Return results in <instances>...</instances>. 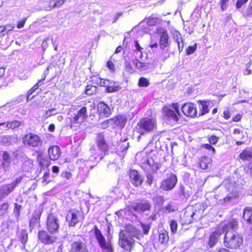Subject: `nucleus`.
<instances>
[{
  "label": "nucleus",
  "mask_w": 252,
  "mask_h": 252,
  "mask_svg": "<svg viewBox=\"0 0 252 252\" xmlns=\"http://www.w3.org/2000/svg\"><path fill=\"white\" fill-rule=\"evenodd\" d=\"M231 221H235L237 226L236 228L229 227L226 229L224 232L223 244L227 248L237 249L242 246L243 239L241 235L235 232L238 228V221L236 220H232Z\"/></svg>",
  "instance_id": "1"
},
{
  "label": "nucleus",
  "mask_w": 252,
  "mask_h": 252,
  "mask_svg": "<svg viewBox=\"0 0 252 252\" xmlns=\"http://www.w3.org/2000/svg\"><path fill=\"white\" fill-rule=\"evenodd\" d=\"M95 141L98 149H96L94 146L91 148L90 152L91 156L89 160L91 161L95 160L98 161L101 160L105 153L108 150V145L102 133L96 134Z\"/></svg>",
  "instance_id": "2"
},
{
  "label": "nucleus",
  "mask_w": 252,
  "mask_h": 252,
  "mask_svg": "<svg viewBox=\"0 0 252 252\" xmlns=\"http://www.w3.org/2000/svg\"><path fill=\"white\" fill-rule=\"evenodd\" d=\"M237 223L235 221H230L222 227H217L215 231L210 235L208 242V245L210 248H213L218 243L219 237L223 233L225 232L226 229L232 227L236 228Z\"/></svg>",
  "instance_id": "3"
},
{
  "label": "nucleus",
  "mask_w": 252,
  "mask_h": 252,
  "mask_svg": "<svg viewBox=\"0 0 252 252\" xmlns=\"http://www.w3.org/2000/svg\"><path fill=\"white\" fill-rule=\"evenodd\" d=\"M141 158L140 160V164L141 167L147 172H156L159 168L158 163L155 162L152 158H150L145 154H140Z\"/></svg>",
  "instance_id": "4"
},
{
  "label": "nucleus",
  "mask_w": 252,
  "mask_h": 252,
  "mask_svg": "<svg viewBox=\"0 0 252 252\" xmlns=\"http://www.w3.org/2000/svg\"><path fill=\"white\" fill-rule=\"evenodd\" d=\"M140 128V133L142 134L145 132H150L157 128L156 120L153 118L142 119L138 124Z\"/></svg>",
  "instance_id": "5"
},
{
  "label": "nucleus",
  "mask_w": 252,
  "mask_h": 252,
  "mask_svg": "<svg viewBox=\"0 0 252 252\" xmlns=\"http://www.w3.org/2000/svg\"><path fill=\"white\" fill-rule=\"evenodd\" d=\"M23 142L25 145L35 147L41 146L43 141L39 135L30 132L23 138Z\"/></svg>",
  "instance_id": "6"
},
{
  "label": "nucleus",
  "mask_w": 252,
  "mask_h": 252,
  "mask_svg": "<svg viewBox=\"0 0 252 252\" xmlns=\"http://www.w3.org/2000/svg\"><path fill=\"white\" fill-rule=\"evenodd\" d=\"M134 243L133 238L126 235V233L120 232L119 244L120 247L126 251L130 252Z\"/></svg>",
  "instance_id": "7"
},
{
  "label": "nucleus",
  "mask_w": 252,
  "mask_h": 252,
  "mask_svg": "<svg viewBox=\"0 0 252 252\" xmlns=\"http://www.w3.org/2000/svg\"><path fill=\"white\" fill-rule=\"evenodd\" d=\"M203 212V206L201 204H196L191 209L190 212L189 211H186L185 216L186 217L190 216L189 219L187 220V222L189 223L192 222L194 220L199 219L202 216Z\"/></svg>",
  "instance_id": "8"
},
{
  "label": "nucleus",
  "mask_w": 252,
  "mask_h": 252,
  "mask_svg": "<svg viewBox=\"0 0 252 252\" xmlns=\"http://www.w3.org/2000/svg\"><path fill=\"white\" fill-rule=\"evenodd\" d=\"M177 183V178L176 176L171 173L160 183L159 188L164 191H170L173 189Z\"/></svg>",
  "instance_id": "9"
},
{
  "label": "nucleus",
  "mask_w": 252,
  "mask_h": 252,
  "mask_svg": "<svg viewBox=\"0 0 252 252\" xmlns=\"http://www.w3.org/2000/svg\"><path fill=\"white\" fill-rule=\"evenodd\" d=\"M172 109L165 107L163 109L164 115L170 120L175 122L179 120V118L181 116L179 111V106L178 103H174L172 105Z\"/></svg>",
  "instance_id": "10"
},
{
  "label": "nucleus",
  "mask_w": 252,
  "mask_h": 252,
  "mask_svg": "<svg viewBox=\"0 0 252 252\" xmlns=\"http://www.w3.org/2000/svg\"><path fill=\"white\" fill-rule=\"evenodd\" d=\"M94 234L100 247L105 250L104 252H112V249L111 243L109 242H106L101 231L96 226H94Z\"/></svg>",
  "instance_id": "11"
},
{
  "label": "nucleus",
  "mask_w": 252,
  "mask_h": 252,
  "mask_svg": "<svg viewBox=\"0 0 252 252\" xmlns=\"http://www.w3.org/2000/svg\"><path fill=\"white\" fill-rule=\"evenodd\" d=\"M59 228V221L55 216L49 215L47 221V228L51 233H56Z\"/></svg>",
  "instance_id": "12"
},
{
  "label": "nucleus",
  "mask_w": 252,
  "mask_h": 252,
  "mask_svg": "<svg viewBox=\"0 0 252 252\" xmlns=\"http://www.w3.org/2000/svg\"><path fill=\"white\" fill-rule=\"evenodd\" d=\"M157 32L160 36V47L161 49H164L169 44L167 31L166 29L160 27L157 29Z\"/></svg>",
  "instance_id": "13"
},
{
  "label": "nucleus",
  "mask_w": 252,
  "mask_h": 252,
  "mask_svg": "<svg viewBox=\"0 0 252 252\" xmlns=\"http://www.w3.org/2000/svg\"><path fill=\"white\" fill-rule=\"evenodd\" d=\"M38 238L41 243L46 245L53 244L57 240L56 236L49 234L44 230L39 231Z\"/></svg>",
  "instance_id": "14"
},
{
  "label": "nucleus",
  "mask_w": 252,
  "mask_h": 252,
  "mask_svg": "<svg viewBox=\"0 0 252 252\" xmlns=\"http://www.w3.org/2000/svg\"><path fill=\"white\" fill-rule=\"evenodd\" d=\"M81 214L78 211L71 210L67 214L66 220L69 226H74L81 219Z\"/></svg>",
  "instance_id": "15"
},
{
  "label": "nucleus",
  "mask_w": 252,
  "mask_h": 252,
  "mask_svg": "<svg viewBox=\"0 0 252 252\" xmlns=\"http://www.w3.org/2000/svg\"><path fill=\"white\" fill-rule=\"evenodd\" d=\"M184 114L191 118H194L197 115V109L195 104L190 102L185 103L182 107Z\"/></svg>",
  "instance_id": "16"
},
{
  "label": "nucleus",
  "mask_w": 252,
  "mask_h": 252,
  "mask_svg": "<svg viewBox=\"0 0 252 252\" xmlns=\"http://www.w3.org/2000/svg\"><path fill=\"white\" fill-rule=\"evenodd\" d=\"M87 109L86 107H82L79 110L73 118L71 122L74 124H81L87 118Z\"/></svg>",
  "instance_id": "17"
},
{
  "label": "nucleus",
  "mask_w": 252,
  "mask_h": 252,
  "mask_svg": "<svg viewBox=\"0 0 252 252\" xmlns=\"http://www.w3.org/2000/svg\"><path fill=\"white\" fill-rule=\"evenodd\" d=\"M132 208L138 212H144L151 209V204L149 201L142 200L135 203Z\"/></svg>",
  "instance_id": "18"
},
{
  "label": "nucleus",
  "mask_w": 252,
  "mask_h": 252,
  "mask_svg": "<svg viewBox=\"0 0 252 252\" xmlns=\"http://www.w3.org/2000/svg\"><path fill=\"white\" fill-rule=\"evenodd\" d=\"M70 252H88V249L86 244L79 240L71 243Z\"/></svg>",
  "instance_id": "19"
},
{
  "label": "nucleus",
  "mask_w": 252,
  "mask_h": 252,
  "mask_svg": "<svg viewBox=\"0 0 252 252\" xmlns=\"http://www.w3.org/2000/svg\"><path fill=\"white\" fill-rule=\"evenodd\" d=\"M121 231L126 233V235L130 236L132 238L135 237L140 239L143 237L140 231L131 224L127 225L125 229Z\"/></svg>",
  "instance_id": "20"
},
{
  "label": "nucleus",
  "mask_w": 252,
  "mask_h": 252,
  "mask_svg": "<svg viewBox=\"0 0 252 252\" xmlns=\"http://www.w3.org/2000/svg\"><path fill=\"white\" fill-rule=\"evenodd\" d=\"M226 189L231 191V192L228 194L227 196L224 198V201H228L230 200L232 198H235L238 196V193L236 190L235 185L233 183H231L229 181L226 180L224 183Z\"/></svg>",
  "instance_id": "21"
},
{
  "label": "nucleus",
  "mask_w": 252,
  "mask_h": 252,
  "mask_svg": "<svg viewBox=\"0 0 252 252\" xmlns=\"http://www.w3.org/2000/svg\"><path fill=\"white\" fill-rule=\"evenodd\" d=\"M97 110L99 115L102 117H107L111 113L110 107L103 102H101L97 105Z\"/></svg>",
  "instance_id": "22"
},
{
  "label": "nucleus",
  "mask_w": 252,
  "mask_h": 252,
  "mask_svg": "<svg viewBox=\"0 0 252 252\" xmlns=\"http://www.w3.org/2000/svg\"><path fill=\"white\" fill-rule=\"evenodd\" d=\"M48 154L51 160H57L61 154L60 147L56 145L50 147L48 149Z\"/></svg>",
  "instance_id": "23"
},
{
  "label": "nucleus",
  "mask_w": 252,
  "mask_h": 252,
  "mask_svg": "<svg viewBox=\"0 0 252 252\" xmlns=\"http://www.w3.org/2000/svg\"><path fill=\"white\" fill-rule=\"evenodd\" d=\"M129 177L131 183L136 187L140 186L143 182L142 177L136 170H132L130 171Z\"/></svg>",
  "instance_id": "24"
},
{
  "label": "nucleus",
  "mask_w": 252,
  "mask_h": 252,
  "mask_svg": "<svg viewBox=\"0 0 252 252\" xmlns=\"http://www.w3.org/2000/svg\"><path fill=\"white\" fill-rule=\"evenodd\" d=\"M126 118L122 115H119L109 120V122L113 124L114 126H118L120 128H123L126 124Z\"/></svg>",
  "instance_id": "25"
},
{
  "label": "nucleus",
  "mask_w": 252,
  "mask_h": 252,
  "mask_svg": "<svg viewBox=\"0 0 252 252\" xmlns=\"http://www.w3.org/2000/svg\"><path fill=\"white\" fill-rule=\"evenodd\" d=\"M121 88V84L119 82L109 80L106 91L109 93H112L119 91Z\"/></svg>",
  "instance_id": "26"
},
{
  "label": "nucleus",
  "mask_w": 252,
  "mask_h": 252,
  "mask_svg": "<svg viewBox=\"0 0 252 252\" xmlns=\"http://www.w3.org/2000/svg\"><path fill=\"white\" fill-rule=\"evenodd\" d=\"M15 184H10L0 188V200L3 197L7 195L14 189Z\"/></svg>",
  "instance_id": "27"
},
{
  "label": "nucleus",
  "mask_w": 252,
  "mask_h": 252,
  "mask_svg": "<svg viewBox=\"0 0 252 252\" xmlns=\"http://www.w3.org/2000/svg\"><path fill=\"white\" fill-rule=\"evenodd\" d=\"M132 62L135 67L140 70H145L148 69L149 66V63L140 62L137 59H133Z\"/></svg>",
  "instance_id": "28"
},
{
  "label": "nucleus",
  "mask_w": 252,
  "mask_h": 252,
  "mask_svg": "<svg viewBox=\"0 0 252 252\" xmlns=\"http://www.w3.org/2000/svg\"><path fill=\"white\" fill-rule=\"evenodd\" d=\"M19 241L22 244L20 246L22 249H24L25 247V244L27 242L28 240V233L25 230H22L19 236Z\"/></svg>",
  "instance_id": "29"
},
{
  "label": "nucleus",
  "mask_w": 252,
  "mask_h": 252,
  "mask_svg": "<svg viewBox=\"0 0 252 252\" xmlns=\"http://www.w3.org/2000/svg\"><path fill=\"white\" fill-rule=\"evenodd\" d=\"M212 159L208 157H202L200 161V167L202 169H206L211 165Z\"/></svg>",
  "instance_id": "30"
},
{
  "label": "nucleus",
  "mask_w": 252,
  "mask_h": 252,
  "mask_svg": "<svg viewBox=\"0 0 252 252\" xmlns=\"http://www.w3.org/2000/svg\"><path fill=\"white\" fill-rule=\"evenodd\" d=\"M241 159L244 160H249L252 158V151L249 149L244 150L240 155Z\"/></svg>",
  "instance_id": "31"
},
{
  "label": "nucleus",
  "mask_w": 252,
  "mask_h": 252,
  "mask_svg": "<svg viewBox=\"0 0 252 252\" xmlns=\"http://www.w3.org/2000/svg\"><path fill=\"white\" fill-rule=\"evenodd\" d=\"M243 218L249 223H252V209L246 208L243 212Z\"/></svg>",
  "instance_id": "32"
},
{
  "label": "nucleus",
  "mask_w": 252,
  "mask_h": 252,
  "mask_svg": "<svg viewBox=\"0 0 252 252\" xmlns=\"http://www.w3.org/2000/svg\"><path fill=\"white\" fill-rule=\"evenodd\" d=\"M199 102L200 104L199 108L201 110V113L199 115H203L208 113L209 109V105L207 104V102L203 100H199Z\"/></svg>",
  "instance_id": "33"
},
{
  "label": "nucleus",
  "mask_w": 252,
  "mask_h": 252,
  "mask_svg": "<svg viewBox=\"0 0 252 252\" xmlns=\"http://www.w3.org/2000/svg\"><path fill=\"white\" fill-rule=\"evenodd\" d=\"M37 161H38L40 167L42 168L47 167L49 165V161L44 159L43 155L41 153L37 152Z\"/></svg>",
  "instance_id": "34"
},
{
  "label": "nucleus",
  "mask_w": 252,
  "mask_h": 252,
  "mask_svg": "<svg viewBox=\"0 0 252 252\" xmlns=\"http://www.w3.org/2000/svg\"><path fill=\"white\" fill-rule=\"evenodd\" d=\"M10 163V158L8 153L4 151L2 154V166L4 168H6L8 167Z\"/></svg>",
  "instance_id": "35"
},
{
  "label": "nucleus",
  "mask_w": 252,
  "mask_h": 252,
  "mask_svg": "<svg viewBox=\"0 0 252 252\" xmlns=\"http://www.w3.org/2000/svg\"><path fill=\"white\" fill-rule=\"evenodd\" d=\"M64 0H51L49 2V8L48 10H50L53 8L60 7L64 2Z\"/></svg>",
  "instance_id": "36"
},
{
  "label": "nucleus",
  "mask_w": 252,
  "mask_h": 252,
  "mask_svg": "<svg viewBox=\"0 0 252 252\" xmlns=\"http://www.w3.org/2000/svg\"><path fill=\"white\" fill-rule=\"evenodd\" d=\"M176 210L177 207L173 202H170L163 208V210L165 213H172L175 212Z\"/></svg>",
  "instance_id": "37"
},
{
  "label": "nucleus",
  "mask_w": 252,
  "mask_h": 252,
  "mask_svg": "<svg viewBox=\"0 0 252 252\" xmlns=\"http://www.w3.org/2000/svg\"><path fill=\"white\" fill-rule=\"evenodd\" d=\"M97 91V88L95 86L88 85L86 86L85 93L87 95H92L94 94Z\"/></svg>",
  "instance_id": "38"
},
{
  "label": "nucleus",
  "mask_w": 252,
  "mask_h": 252,
  "mask_svg": "<svg viewBox=\"0 0 252 252\" xmlns=\"http://www.w3.org/2000/svg\"><path fill=\"white\" fill-rule=\"evenodd\" d=\"M150 85V82L147 78L142 77L138 81V85L140 87H147Z\"/></svg>",
  "instance_id": "39"
},
{
  "label": "nucleus",
  "mask_w": 252,
  "mask_h": 252,
  "mask_svg": "<svg viewBox=\"0 0 252 252\" xmlns=\"http://www.w3.org/2000/svg\"><path fill=\"white\" fill-rule=\"evenodd\" d=\"M160 20L156 17L151 16L147 19V23L149 26H153L158 24Z\"/></svg>",
  "instance_id": "40"
},
{
  "label": "nucleus",
  "mask_w": 252,
  "mask_h": 252,
  "mask_svg": "<svg viewBox=\"0 0 252 252\" xmlns=\"http://www.w3.org/2000/svg\"><path fill=\"white\" fill-rule=\"evenodd\" d=\"M159 241L161 243H166L168 241L169 237L166 232L160 233L159 234Z\"/></svg>",
  "instance_id": "41"
},
{
  "label": "nucleus",
  "mask_w": 252,
  "mask_h": 252,
  "mask_svg": "<svg viewBox=\"0 0 252 252\" xmlns=\"http://www.w3.org/2000/svg\"><path fill=\"white\" fill-rule=\"evenodd\" d=\"M178 224L176 220H172L170 221V227L172 233H175L177 230Z\"/></svg>",
  "instance_id": "42"
},
{
  "label": "nucleus",
  "mask_w": 252,
  "mask_h": 252,
  "mask_svg": "<svg viewBox=\"0 0 252 252\" xmlns=\"http://www.w3.org/2000/svg\"><path fill=\"white\" fill-rule=\"evenodd\" d=\"M134 46L135 48V50L137 52H140V58H141L143 57L142 51L143 50V48L141 47L139 43L137 40L134 41Z\"/></svg>",
  "instance_id": "43"
},
{
  "label": "nucleus",
  "mask_w": 252,
  "mask_h": 252,
  "mask_svg": "<svg viewBox=\"0 0 252 252\" xmlns=\"http://www.w3.org/2000/svg\"><path fill=\"white\" fill-rule=\"evenodd\" d=\"M173 38L176 42L183 40L180 33L177 31L173 32Z\"/></svg>",
  "instance_id": "44"
},
{
  "label": "nucleus",
  "mask_w": 252,
  "mask_h": 252,
  "mask_svg": "<svg viewBox=\"0 0 252 252\" xmlns=\"http://www.w3.org/2000/svg\"><path fill=\"white\" fill-rule=\"evenodd\" d=\"M229 0H220V6L222 11H225L228 7Z\"/></svg>",
  "instance_id": "45"
},
{
  "label": "nucleus",
  "mask_w": 252,
  "mask_h": 252,
  "mask_svg": "<svg viewBox=\"0 0 252 252\" xmlns=\"http://www.w3.org/2000/svg\"><path fill=\"white\" fill-rule=\"evenodd\" d=\"M44 79L40 80L32 88H31L30 90L29 91V92L28 93V96H27L28 99L30 97V96L38 88V86L40 85H39V83L40 82H41V81L44 80Z\"/></svg>",
  "instance_id": "46"
},
{
  "label": "nucleus",
  "mask_w": 252,
  "mask_h": 252,
  "mask_svg": "<svg viewBox=\"0 0 252 252\" xmlns=\"http://www.w3.org/2000/svg\"><path fill=\"white\" fill-rule=\"evenodd\" d=\"M128 147L129 143L126 142V140H125L122 142L121 145H120V150L121 151L125 152L127 150Z\"/></svg>",
  "instance_id": "47"
},
{
  "label": "nucleus",
  "mask_w": 252,
  "mask_h": 252,
  "mask_svg": "<svg viewBox=\"0 0 252 252\" xmlns=\"http://www.w3.org/2000/svg\"><path fill=\"white\" fill-rule=\"evenodd\" d=\"M196 50V45L195 44L194 46H190L186 50V53L187 55H190L193 53Z\"/></svg>",
  "instance_id": "48"
},
{
  "label": "nucleus",
  "mask_w": 252,
  "mask_h": 252,
  "mask_svg": "<svg viewBox=\"0 0 252 252\" xmlns=\"http://www.w3.org/2000/svg\"><path fill=\"white\" fill-rule=\"evenodd\" d=\"M98 81H99V86L101 87H104L107 88V86L109 85V80H106L104 79H97Z\"/></svg>",
  "instance_id": "49"
},
{
  "label": "nucleus",
  "mask_w": 252,
  "mask_h": 252,
  "mask_svg": "<svg viewBox=\"0 0 252 252\" xmlns=\"http://www.w3.org/2000/svg\"><path fill=\"white\" fill-rule=\"evenodd\" d=\"M55 111L56 110L55 108L51 109L50 110L46 111L45 115V118H47L52 115H55L56 114V112Z\"/></svg>",
  "instance_id": "50"
},
{
  "label": "nucleus",
  "mask_w": 252,
  "mask_h": 252,
  "mask_svg": "<svg viewBox=\"0 0 252 252\" xmlns=\"http://www.w3.org/2000/svg\"><path fill=\"white\" fill-rule=\"evenodd\" d=\"M8 208V205L7 203H3L0 208V216L4 214Z\"/></svg>",
  "instance_id": "51"
},
{
  "label": "nucleus",
  "mask_w": 252,
  "mask_h": 252,
  "mask_svg": "<svg viewBox=\"0 0 252 252\" xmlns=\"http://www.w3.org/2000/svg\"><path fill=\"white\" fill-rule=\"evenodd\" d=\"M203 146L205 149L211 151L212 155H214L215 154V149L213 147H212L210 144H205Z\"/></svg>",
  "instance_id": "52"
},
{
  "label": "nucleus",
  "mask_w": 252,
  "mask_h": 252,
  "mask_svg": "<svg viewBox=\"0 0 252 252\" xmlns=\"http://www.w3.org/2000/svg\"><path fill=\"white\" fill-rule=\"evenodd\" d=\"M50 176V174L49 172H45L43 176L42 177V182L45 183L46 184L50 182V180H49V178Z\"/></svg>",
  "instance_id": "53"
},
{
  "label": "nucleus",
  "mask_w": 252,
  "mask_h": 252,
  "mask_svg": "<svg viewBox=\"0 0 252 252\" xmlns=\"http://www.w3.org/2000/svg\"><path fill=\"white\" fill-rule=\"evenodd\" d=\"M27 20L26 18H23L22 20L19 21L18 23V24L17 25V28L18 29H21L23 28L26 23V21Z\"/></svg>",
  "instance_id": "54"
},
{
  "label": "nucleus",
  "mask_w": 252,
  "mask_h": 252,
  "mask_svg": "<svg viewBox=\"0 0 252 252\" xmlns=\"http://www.w3.org/2000/svg\"><path fill=\"white\" fill-rule=\"evenodd\" d=\"M106 65L107 67L112 71H115V65L112 61H108L107 62Z\"/></svg>",
  "instance_id": "55"
},
{
  "label": "nucleus",
  "mask_w": 252,
  "mask_h": 252,
  "mask_svg": "<svg viewBox=\"0 0 252 252\" xmlns=\"http://www.w3.org/2000/svg\"><path fill=\"white\" fill-rule=\"evenodd\" d=\"M62 176L66 179H70L71 178L72 174L69 171H65L62 174Z\"/></svg>",
  "instance_id": "56"
},
{
  "label": "nucleus",
  "mask_w": 252,
  "mask_h": 252,
  "mask_svg": "<svg viewBox=\"0 0 252 252\" xmlns=\"http://www.w3.org/2000/svg\"><path fill=\"white\" fill-rule=\"evenodd\" d=\"M248 0H238L236 2V7L237 8H240L242 6L247 2Z\"/></svg>",
  "instance_id": "57"
},
{
  "label": "nucleus",
  "mask_w": 252,
  "mask_h": 252,
  "mask_svg": "<svg viewBox=\"0 0 252 252\" xmlns=\"http://www.w3.org/2000/svg\"><path fill=\"white\" fill-rule=\"evenodd\" d=\"M209 140L210 144H215L218 140V138L216 136L213 135L210 137Z\"/></svg>",
  "instance_id": "58"
},
{
  "label": "nucleus",
  "mask_w": 252,
  "mask_h": 252,
  "mask_svg": "<svg viewBox=\"0 0 252 252\" xmlns=\"http://www.w3.org/2000/svg\"><path fill=\"white\" fill-rule=\"evenodd\" d=\"M142 228L144 234H147L149 231L150 226L148 224H142Z\"/></svg>",
  "instance_id": "59"
},
{
  "label": "nucleus",
  "mask_w": 252,
  "mask_h": 252,
  "mask_svg": "<svg viewBox=\"0 0 252 252\" xmlns=\"http://www.w3.org/2000/svg\"><path fill=\"white\" fill-rule=\"evenodd\" d=\"M154 177L151 174H148L147 175V183L148 185H151L154 180Z\"/></svg>",
  "instance_id": "60"
},
{
  "label": "nucleus",
  "mask_w": 252,
  "mask_h": 252,
  "mask_svg": "<svg viewBox=\"0 0 252 252\" xmlns=\"http://www.w3.org/2000/svg\"><path fill=\"white\" fill-rule=\"evenodd\" d=\"M6 127L12 129L15 128L16 127V122L14 121L11 123H7L6 125Z\"/></svg>",
  "instance_id": "61"
},
{
  "label": "nucleus",
  "mask_w": 252,
  "mask_h": 252,
  "mask_svg": "<svg viewBox=\"0 0 252 252\" xmlns=\"http://www.w3.org/2000/svg\"><path fill=\"white\" fill-rule=\"evenodd\" d=\"M177 43L178 44V50L179 51V52H181L183 49V47H184V44H183V40H182V41H179V42H177Z\"/></svg>",
  "instance_id": "62"
},
{
  "label": "nucleus",
  "mask_w": 252,
  "mask_h": 252,
  "mask_svg": "<svg viewBox=\"0 0 252 252\" xmlns=\"http://www.w3.org/2000/svg\"><path fill=\"white\" fill-rule=\"evenodd\" d=\"M230 117V114L229 111L227 110H225L223 112V118L226 119L228 120Z\"/></svg>",
  "instance_id": "63"
},
{
  "label": "nucleus",
  "mask_w": 252,
  "mask_h": 252,
  "mask_svg": "<svg viewBox=\"0 0 252 252\" xmlns=\"http://www.w3.org/2000/svg\"><path fill=\"white\" fill-rule=\"evenodd\" d=\"M246 14L248 15L252 14V2L250 3L249 8L247 9Z\"/></svg>",
  "instance_id": "64"
}]
</instances>
